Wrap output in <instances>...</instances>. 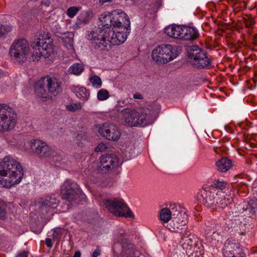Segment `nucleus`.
<instances>
[{
	"label": "nucleus",
	"mask_w": 257,
	"mask_h": 257,
	"mask_svg": "<svg viewBox=\"0 0 257 257\" xmlns=\"http://www.w3.org/2000/svg\"><path fill=\"white\" fill-rule=\"evenodd\" d=\"M111 13L102 14L99 18L101 27H95L87 31L86 39L91 42L92 46L96 50H108L111 45H119L127 38L126 33L113 30L112 27Z\"/></svg>",
	"instance_id": "obj_1"
},
{
	"label": "nucleus",
	"mask_w": 257,
	"mask_h": 257,
	"mask_svg": "<svg viewBox=\"0 0 257 257\" xmlns=\"http://www.w3.org/2000/svg\"><path fill=\"white\" fill-rule=\"evenodd\" d=\"M23 175L22 166L12 157L6 156L0 162L1 179L5 180L7 187L19 183Z\"/></svg>",
	"instance_id": "obj_2"
},
{
	"label": "nucleus",
	"mask_w": 257,
	"mask_h": 257,
	"mask_svg": "<svg viewBox=\"0 0 257 257\" xmlns=\"http://www.w3.org/2000/svg\"><path fill=\"white\" fill-rule=\"evenodd\" d=\"M119 114L124 124L130 126H146L152 124L155 119L154 111L147 107L138 110L126 108L121 110Z\"/></svg>",
	"instance_id": "obj_3"
},
{
	"label": "nucleus",
	"mask_w": 257,
	"mask_h": 257,
	"mask_svg": "<svg viewBox=\"0 0 257 257\" xmlns=\"http://www.w3.org/2000/svg\"><path fill=\"white\" fill-rule=\"evenodd\" d=\"M35 94L40 98H47L57 96L62 91V82L56 77H41L34 84Z\"/></svg>",
	"instance_id": "obj_4"
},
{
	"label": "nucleus",
	"mask_w": 257,
	"mask_h": 257,
	"mask_svg": "<svg viewBox=\"0 0 257 257\" xmlns=\"http://www.w3.org/2000/svg\"><path fill=\"white\" fill-rule=\"evenodd\" d=\"M164 32L170 37L182 41H193L199 37V33L195 28L186 25L169 26L165 29Z\"/></svg>",
	"instance_id": "obj_5"
},
{
	"label": "nucleus",
	"mask_w": 257,
	"mask_h": 257,
	"mask_svg": "<svg viewBox=\"0 0 257 257\" xmlns=\"http://www.w3.org/2000/svg\"><path fill=\"white\" fill-rule=\"evenodd\" d=\"M30 51L28 41L21 38L13 42L10 48L9 54L15 63H22L27 61Z\"/></svg>",
	"instance_id": "obj_6"
},
{
	"label": "nucleus",
	"mask_w": 257,
	"mask_h": 257,
	"mask_svg": "<svg viewBox=\"0 0 257 257\" xmlns=\"http://www.w3.org/2000/svg\"><path fill=\"white\" fill-rule=\"evenodd\" d=\"M52 39L49 37L45 38L42 36L35 39L31 44L32 60L34 61H38L41 56L49 57L52 51Z\"/></svg>",
	"instance_id": "obj_7"
},
{
	"label": "nucleus",
	"mask_w": 257,
	"mask_h": 257,
	"mask_svg": "<svg viewBox=\"0 0 257 257\" xmlns=\"http://www.w3.org/2000/svg\"><path fill=\"white\" fill-rule=\"evenodd\" d=\"M188 57L196 67L209 69L212 66V58L206 51L197 46H192L188 50Z\"/></svg>",
	"instance_id": "obj_8"
},
{
	"label": "nucleus",
	"mask_w": 257,
	"mask_h": 257,
	"mask_svg": "<svg viewBox=\"0 0 257 257\" xmlns=\"http://www.w3.org/2000/svg\"><path fill=\"white\" fill-rule=\"evenodd\" d=\"M177 56V47L169 44L158 46L152 53V59L158 64L166 63Z\"/></svg>",
	"instance_id": "obj_9"
},
{
	"label": "nucleus",
	"mask_w": 257,
	"mask_h": 257,
	"mask_svg": "<svg viewBox=\"0 0 257 257\" xmlns=\"http://www.w3.org/2000/svg\"><path fill=\"white\" fill-rule=\"evenodd\" d=\"M16 120L17 114L13 108L6 104H0V130L4 132L12 130Z\"/></svg>",
	"instance_id": "obj_10"
},
{
	"label": "nucleus",
	"mask_w": 257,
	"mask_h": 257,
	"mask_svg": "<svg viewBox=\"0 0 257 257\" xmlns=\"http://www.w3.org/2000/svg\"><path fill=\"white\" fill-rule=\"evenodd\" d=\"M103 203L107 210L115 216L131 218L134 216L133 212L122 199H104Z\"/></svg>",
	"instance_id": "obj_11"
},
{
	"label": "nucleus",
	"mask_w": 257,
	"mask_h": 257,
	"mask_svg": "<svg viewBox=\"0 0 257 257\" xmlns=\"http://www.w3.org/2000/svg\"><path fill=\"white\" fill-rule=\"evenodd\" d=\"M30 149L41 159H49L54 157L56 153L46 142L38 139L31 141Z\"/></svg>",
	"instance_id": "obj_12"
},
{
	"label": "nucleus",
	"mask_w": 257,
	"mask_h": 257,
	"mask_svg": "<svg viewBox=\"0 0 257 257\" xmlns=\"http://www.w3.org/2000/svg\"><path fill=\"white\" fill-rule=\"evenodd\" d=\"M112 26L117 28L121 32L126 33L127 36L130 33V21L127 15L120 10H116L111 13Z\"/></svg>",
	"instance_id": "obj_13"
},
{
	"label": "nucleus",
	"mask_w": 257,
	"mask_h": 257,
	"mask_svg": "<svg viewBox=\"0 0 257 257\" xmlns=\"http://www.w3.org/2000/svg\"><path fill=\"white\" fill-rule=\"evenodd\" d=\"M221 191L209 187L207 189H202L198 193L197 197L200 202L207 207L213 208L214 206H217V201L219 200V196H221Z\"/></svg>",
	"instance_id": "obj_14"
},
{
	"label": "nucleus",
	"mask_w": 257,
	"mask_h": 257,
	"mask_svg": "<svg viewBox=\"0 0 257 257\" xmlns=\"http://www.w3.org/2000/svg\"><path fill=\"white\" fill-rule=\"evenodd\" d=\"M62 198L69 202L77 200L79 198L83 197L81 190L79 185L69 180L66 181L61 189Z\"/></svg>",
	"instance_id": "obj_15"
},
{
	"label": "nucleus",
	"mask_w": 257,
	"mask_h": 257,
	"mask_svg": "<svg viewBox=\"0 0 257 257\" xmlns=\"http://www.w3.org/2000/svg\"><path fill=\"white\" fill-rule=\"evenodd\" d=\"M127 234L123 230H120L117 235V242L114 243L113 249L116 251L117 248L120 246L122 256H132L134 254L135 248L133 244L131 243L127 238Z\"/></svg>",
	"instance_id": "obj_16"
},
{
	"label": "nucleus",
	"mask_w": 257,
	"mask_h": 257,
	"mask_svg": "<svg viewBox=\"0 0 257 257\" xmlns=\"http://www.w3.org/2000/svg\"><path fill=\"white\" fill-rule=\"evenodd\" d=\"M257 210L256 201L254 199H250L247 203L243 206L241 209H240L239 212L241 218L238 220L240 221L241 224H243L245 228H249L250 226L249 223L251 222V216Z\"/></svg>",
	"instance_id": "obj_17"
},
{
	"label": "nucleus",
	"mask_w": 257,
	"mask_h": 257,
	"mask_svg": "<svg viewBox=\"0 0 257 257\" xmlns=\"http://www.w3.org/2000/svg\"><path fill=\"white\" fill-rule=\"evenodd\" d=\"M224 257H244L240 243L232 238L228 239L225 242L223 250Z\"/></svg>",
	"instance_id": "obj_18"
},
{
	"label": "nucleus",
	"mask_w": 257,
	"mask_h": 257,
	"mask_svg": "<svg viewBox=\"0 0 257 257\" xmlns=\"http://www.w3.org/2000/svg\"><path fill=\"white\" fill-rule=\"evenodd\" d=\"M98 133L108 140L117 141L120 137L117 127L112 124L103 123L98 129Z\"/></svg>",
	"instance_id": "obj_19"
},
{
	"label": "nucleus",
	"mask_w": 257,
	"mask_h": 257,
	"mask_svg": "<svg viewBox=\"0 0 257 257\" xmlns=\"http://www.w3.org/2000/svg\"><path fill=\"white\" fill-rule=\"evenodd\" d=\"M100 169L106 172L115 167L117 163V158L112 155L102 156L100 158Z\"/></svg>",
	"instance_id": "obj_20"
},
{
	"label": "nucleus",
	"mask_w": 257,
	"mask_h": 257,
	"mask_svg": "<svg viewBox=\"0 0 257 257\" xmlns=\"http://www.w3.org/2000/svg\"><path fill=\"white\" fill-rule=\"evenodd\" d=\"M187 221V215L184 212L179 213L177 216L173 218L171 222L172 229L174 231H178V229H182Z\"/></svg>",
	"instance_id": "obj_21"
},
{
	"label": "nucleus",
	"mask_w": 257,
	"mask_h": 257,
	"mask_svg": "<svg viewBox=\"0 0 257 257\" xmlns=\"http://www.w3.org/2000/svg\"><path fill=\"white\" fill-rule=\"evenodd\" d=\"M72 91L76 96L82 101H87L89 97V91L84 87L73 86L71 88Z\"/></svg>",
	"instance_id": "obj_22"
},
{
	"label": "nucleus",
	"mask_w": 257,
	"mask_h": 257,
	"mask_svg": "<svg viewBox=\"0 0 257 257\" xmlns=\"http://www.w3.org/2000/svg\"><path fill=\"white\" fill-rule=\"evenodd\" d=\"M219 196V200L217 201V206L224 208L230 204L233 201V195L230 193L229 194H224L222 192L221 196Z\"/></svg>",
	"instance_id": "obj_23"
},
{
	"label": "nucleus",
	"mask_w": 257,
	"mask_h": 257,
	"mask_svg": "<svg viewBox=\"0 0 257 257\" xmlns=\"http://www.w3.org/2000/svg\"><path fill=\"white\" fill-rule=\"evenodd\" d=\"M58 201L54 195L47 196L41 201V207L47 211L48 208H55L58 204Z\"/></svg>",
	"instance_id": "obj_24"
},
{
	"label": "nucleus",
	"mask_w": 257,
	"mask_h": 257,
	"mask_svg": "<svg viewBox=\"0 0 257 257\" xmlns=\"http://www.w3.org/2000/svg\"><path fill=\"white\" fill-rule=\"evenodd\" d=\"M232 162L226 158H222L216 163L217 169L222 172H225L231 168Z\"/></svg>",
	"instance_id": "obj_25"
},
{
	"label": "nucleus",
	"mask_w": 257,
	"mask_h": 257,
	"mask_svg": "<svg viewBox=\"0 0 257 257\" xmlns=\"http://www.w3.org/2000/svg\"><path fill=\"white\" fill-rule=\"evenodd\" d=\"M175 215L173 214V216ZM172 213L170 210L167 208H164L160 211V219L164 223H167L172 218Z\"/></svg>",
	"instance_id": "obj_26"
},
{
	"label": "nucleus",
	"mask_w": 257,
	"mask_h": 257,
	"mask_svg": "<svg viewBox=\"0 0 257 257\" xmlns=\"http://www.w3.org/2000/svg\"><path fill=\"white\" fill-rule=\"evenodd\" d=\"M242 21L244 23L245 27L248 29L247 33L250 35L251 33V31L250 29H252L255 24L253 18L251 15H246V17L242 18Z\"/></svg>",
	"instance_id": "obj_27"
},
{
	"label": "nucleus",
	"mask_w": 257,
	"mask_h": 257,
	"mask_svg": "<svg viewBox=\"0 0 257 257\" xmlns=\"http://www.w3.org/2000/svg\"><path fill=\"white\" fill-rule=\"evenodd\" d=\"M84 70V67L81 63H75L70 66L68 71L70 73L76 75L80 74Z\"/></svg>",
	"instance_id": "obj_28"
},
{
	"label": "nucleus",
	"mask_w": 257,
	"mask_h": 257,
	"mask_svg": "<svg viewBox=\"0 0 257 257\" xmlns=\"http://www.w3.org/2000/svg\"><path fill=\"white\" fill-rule=\"evenodd\" d=\"M195 237L193 235H189L188 236H184L182 237V242L183 245H187V246H192L195 245V241L194 240Z\"/></svg>",
	"instance_id": "obj_29"
},
{
	"label": "nucleus",
	"mask_w": 257,
	"mask_h": 257,
	"mask_svg": "<svg viewBox=\"0 0 257 257\" xmlns=\"http://www.w3.org/2000/svg\"><path fill=\"white\" fill-rule=\"evenodd\" d=\"M92 17V13L89 11H85L81 13L79 16V20L83 24L88 23Z\"/></svg>",
	"instance_id": "obj_30"
},
{
	"label": "nucleus",
	"mask_w": 257,
	"mask_h": 257,
	"mask_svg": "<svg viewBox=\"0 0 257 257\" xmlns=\"http://www.w3.org/2000/svg\"><path fill=\"white\" fill-rule=\"evenodd\" d=\"M89 81L92 83V86L96 88H99L102 85L101 79L98 76L93 75L89 78Z\"/></svg>",
	"instance_id": "obj_31"
},
{
	"label": "nucleus",
	"mask_w": 257,
	"mask_h": 257,
	"mask_svg": "<svg viewBox=\"0 0 257 257\" xmlns=\"http://www.w3.org/2000/svg\"><path fill=\"white\" fill-rule=\"evenodd\" d=\"M109 96L108 91L104 89L99 90L97 92V97L99 100L103 101L107 99Z\"/></svg>",
	"instance_id": "obj_32"
},
{
	"label": "nucleus",
	"mask_w": 257,
	"mask_h": 257,
	"mask_svg": "<svg viewBox=\"0 0 257 257\" xmlns=\"http://www.w3.org/2000/svg\"><path fill=\"white\" fill-rule=\"evenodd\" d=\"M226 186L227 183L226 182L217 180L214 182L210 188H214L216 190H223L226 187Z\"/></svg>",
	"instance_id": "obj_33"
},
{
	"label": "nucleus",
	"mask_w": 257,
	"mask_h": 257,
	"mask_svg": "<svg viewBox=\"0 0 257 257\" xmlns=\"http://www.w3.org/2000/svg\"><path fill=\"white\" fill-rule=\"evenodd\" d=\"M80 9L79 7H71L67 9L66 14L69 18H72L77 14Z\"/></svg>",
	"instance_id": "obj_34"
},
{
	"label": "nucleus",
	"mask_w": 257,
	"mask_h": 257,
	"mask_svg": "<svg viewBox=\"0 0 257 257\" xmlns=\"http://www.w3.org/2000/svg\"><path fill=\"white\" fill-rule=\"evenodd\" d=\"M11 30L12 28L10 26L0 24V37L5 36Z\"/></svg>",
	"instance_id": "obj_35"
},
{
	"label": "nucleus",
	"mask_w": 257,
	"mask_h": 257,
	"mask_svg": "<svg viewBox=\"0 0 257 257\" xmlns=\"http://www.w3.org/2000/svg\"><path fill=\"white\" fill-rule=\"evenodd\" d=\"M82 106L80 102L72 103L66 106V109L71 111H75L76 110H80Z\"/></svg>",
	"instance_id": "obj_36"
},
{
	"label": "nucleus",
	"mask_w": 257,
	"mask_h": 257,
	"mask_svg": "<svg viewBox=\"0 0 257 257\" xmlns=\"http://www.w3.org/2000/svg\"><path fill=\"white\" fill-rule=\"evenodd\" d=\"M107 149L106 145L103 143H100L95 149V152L105 151Z\"/></svg>",
	"instance_id": "obj_37"
},
{
	"label": "nucleus",
	"mask_w": 257,
	"mask_h": 257,
	"mask_svg": "<svg viewBox=\"0 0 257 257\" xmlns=\"http://www.w3.org/2000/svg\"><path fill=\"white\" fill-rule=\"evenodd\" d=\"M62 234V231L61 229L56 228L54 230L53 236L56 238H59Z\"/></svg>",
	"instance_id": "obj_38"
},
{
	"label": "nucleus",
	"mask_w": 257,
	"mask_h": 257,
	"mask_svg": "<svg viewBox=\"0 0 257 257\" xmlns=\"http://www.w3.org/2000/svg\"><path fill=\"white\" fill-rule=\"evenodd\" d=\"M6 217V211L5 208L0 204V219H4Z\"/></svg>",
	"instance_id": "obj_39"
},
{
	"label": "nucleus",
	"mask_w": 257,
	"mask_h": 257,
	"mask_svg": "<svg viewBox=\"0 0 257 257\" xmlns=\"http://www.w3.org/2000/svg\"><path fill=\"white\" fill-rule=\"evenodd\" d=\"M45 243L47 246L49 248H51L53 246V243L51 240V239L49 238H47L45 240Z\"/></svg>",
	"instance_id": "obj_40"
},
{
	"label": "nucleus",
	"mask_w": 257,
	"mask_h": 257,
	"mask_svg": "<svg viewBox=\"0 0 257 257\" xmlns=\"http://www.w3.org/2000/svg\"><path fill=\"white\" fill-rule=\"evenodd\" d=\"M234 4L239 5L241 7H245L246 5L245 2L244 1H240V0H235Z\"/></svg>",
	"instance_id": "obj_41"
},
{
	"label": "nucleus",
	"mask_w": 257,
	"mask_h": 257,
	"mask_svg": "<svg viewBox=\"0 0 257 257\" xmlns=\"http://www.w3.org/2000/svg\"><path fill=\"white\" fill-rule=\"evenodd\" d=\"M133 97H134V98L137 99H142L143 98L142 95L138 92L135 93L133 95Z\"/></svg>",
	"instance_id": "obj_42"
},
{
	"label": "nucleus",
	"mask_w": 257,
	"mask_h": 257,
	"mask_svg": "<svg viewBox=\"0 0 257 257\" xmlns=\"http://www.w3.org/2000/svg\"><path fill=\"white\" fill-rule=\"evenodd\" d=\"M100 254V250L98 248L96 249L92 253L93 257H97Z\"/></svg>",
	"instance_id": "obj_43"
},
{
	"label": "nucleus",
	"mask_w": 257,
	"mask_h": 257,
	"mask_svg": "<svg viewBox=\"0 0 257 257\" xmlns=\"http://www.w3.org/2000/svg\"><path fill=\"white\" fill-rule=\"evenodd\" d=\"M17 257H28V252L26 251H23L19 253Z\"/></svg>",
	"instance_id": "obj_44"
},
{
	"label": "nucleus",
	"mask_w": 257,
	"mask_h": 257,
	"mask_svg": "<svg viewBox=\"0 0 257 257\" xmlns=\"http://www.w3.org/2000/svg\"><path fill=\"white\" fill-rule=\"evenodd\" d=\"M170 257H182L180 253L177 252H175L173 253H171Z\"/></svg>",
	"instance_id": "obj_45"
},
{
	"label": "nucleus",
	"mask_w": 257,
	"mask_h": 257,
	"mask_svg": "<svg viewBox=\"0 0 257 257\" xmlns=\"http://www.w3.org/2000/svg\"><path fill=\"white\" fill-rule=\"evenodd\" d=\"M81 253L79 251H77L75 252L73 257H80Z\"/></svg>",
	"instance_id": "obj_46"
},
{
	"label": "nucleus",
	"mask_w": 257,
	"mask_h": 257,
	"mask_svg": "<svg viewBox=\"0 0 257 257\" xmlns=\"http://www.w3.org/2000/svg\"><path fill=\"white\" fill-rule=\"evenodd\" d=\"M188 257H191V256H188Z\"/></svg>",
	"instance_id": "obj_47"
}]
</instances>
